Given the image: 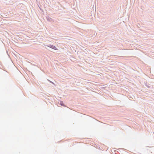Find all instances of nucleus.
<instances>
[{"instance_id": "1", "label": "nucleus", "mask_w": 154, "mask_h": 154, "mask_svg": "<svg viewBox=\"0 0 154 154\" xmlns=\"http://www.w3.org/2000/svg\"><path fill=\"white\" fill-rule=\"evenodd\" d=\"M48 47H49L50 48H51L54 49L55 50H57V49L55 46H54V45H50L49 46H48Z\"/></svg>"}, {"instance_id": "2", "label": "nucleus", "mask_w": 154, "mask_h": 154, "mask_svg": "<svg viewBox=\"0 0 154 154\" xmlns=\"http://www.w3.org/2000/svg\"><path fill=\"white\" fill-rule=\"evenodd\" d=\"M60 104H61V105H62V103L61 102L60 103Z\"/></svg>"}]
</instances>
